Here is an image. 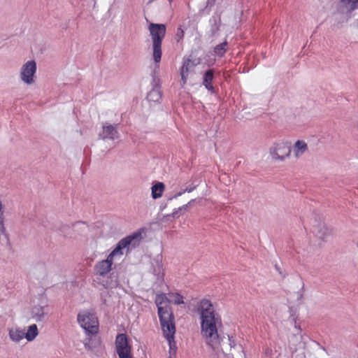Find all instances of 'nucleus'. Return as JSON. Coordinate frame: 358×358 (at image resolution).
<instances>
[{"label":"nucleus","mask_w":358,"mask_h":358,"mask_svg":"<svg viewBox=\"0 0 358 358\" xmlns=\"http://www.w3.org/2000/svg\"><path fill=\"white\" fill-rule=\"evenodd\" d=\"M197 311L200 316L201 337L213 349L220 348L222 339L219 329L222 327L220 315L215 312L212 302L206 299L199 302Z\"/></svg>","instance_id":"1"},{"label":"nucleus","mask_w":358,"mask_h":358,"mask_svg":"<svg viewBox=\"0 0 358 358\" xmlns=\"http://www.w3.org/2000/svg\"><path fill=\"white\" fill-rule=\"evenodd\" d=\"M155 302L157 306V312L163 336L168 341L170 350H176L175 317L171 307L168 305L166 295L164 293L157 294Z\"/></svg>","instance_id":"2"},{"label":"nucleus","mask_w":358,"mask_h":358,"mask_svg":"<svg viewBox=\"0 0 358 358\" xmlns=\"http://www.w3.org/2000/svg\"><path fill=\"white\" fill-rule=\"evenodd\" d=\"M142 239V231L141 230L127 236L120 240L116 248L108 255L106 259L99 261L94 266L96 275L104 276L108 274L112 268L114 260L118 257L119 259L123 255V249L126 248L131 244H138Z\"/></svg>","instance_id":"3"},{"label":"nucleus","mask_w":358,"mask_h":358,"mask_svg":"<svg viewBox=\"0 0 358 358\" xmlns=\"http://www.w3.org/2000/svg\"><path fill=\"white\" fill-rule=\"evenodd\" d=\"M148 29L152 41L153 59L156 64H159L162 59V44L166 35V28L163 24L150 23Z\"/></svg>","instance_id":"4"},{"label":"nucleus","mask_w":358,"mask_h":358,"mask_svg":"<svg viewBox=\"0 0 358 358\" xmlns=\"http://www.w3.org/2000/svg\"><path fill=\"white\" fill-rule=\"evenodd\" d=\"M77 320L80 326L85 329L88 336L96 335L99 330V324L95 313L90 310H83L78 314Z\"/></svg>","instance_id":"5"},{"label":"nucleus","mask_w":358,"mask_h":358,"mask_svg":"<svg viewBox=\"0 0 358 358\" xmlns=\"http://www.w3.org/2000/svg\"><path fill=\"white\" fill-rule=\"evenodd\" d=\"M115 350L119 358H134L131 345L125 334H119L115 338Z\"/></svg>","instance_id":"6"},{"label":"nucleus","mask_w":358,"mask_h":358,"mask_svg":"<svg viewBox=\"0 0 358 358\" xmlns=\"http://www.w3.org/2000/svg\"><path fill=\"white\" fill-rule=\"evenodd\" d=\"M290 153L291 145L288 142L278 141L270 148V155L275 160L284 161Z\"/></svg>","instance_id":"7"},{"label":"nucleus","mask_w":358,"mask_h":358,"mask_svg":"<svg viewBox=\"0 0 358 358\" xmlns=\"http://www.w3.org/2000/svg\"><path fill=\"white\" fill-rule=\"evenodd\" d=\"M36 71V64L34 60L28 61L21 68L20 78L26 84L34 83V76Z\"/></svg>","instance_id":"8"},{"label":"nucleus","mask_w":358,"mask_h":358,"mask_svg":"<svg viewBox=\"0 0 358 358\" xmlns=\"http://www.w3.org/2000/svg\"><path fill=\"white\" fill-rule=\"evenodd\" d=\"M358 9V0H341L336 7L337 13L350 17L351 13Z\"/></svg>","instance_id":"9"},{"label":"nucleus","mask_w":358,"mask_h":358,"mask_svg":"<svg viewBox=\"0 0 358 358\" xmlns=\"http://www.w3.org/2000/svg\"><path fill=\"white\" fill-rule=\"evenodd\" d=\"M194 66L195 65L194 62L189 59H187L183 62L182 66L180 69V76L182 85H185L187 83L189 74L191 71H193Z\"/></svg>","instance_id":"10"},{"label":"nucleus","mask_w":358,"mask_h":358,"mask_svg":"<svg viewBox=\"0 0 358 358\" xmlns=\"http://www.w3.org/2000/svg\"><path fill=\"white\" fill-rule=\"evenodd\" d=\"M214 78V70L209 69L206 71L203 76V85L211 93H215V88L213 85Z\"/></svg>","instance_id":"11"},{"label":"nucleus","mask_w":358,"mask_h":358,"mask_svg":"<svg viewBox=\"0 0 358 358\" xmlns=\"http://www.w3.org/2000/svg\"><path fill=\"white\" fill-rule=\"evenodd\" d=\"M9 337L13 342L18 343L25 338V332L19 327L10 328L8 330Z\"/></svg>","instance_id":"12"},{"label":"nucleus","mask_w":358,"mask_h":358,"mask_svg":"<svg viewBox=\"0 0 358 358\" xmlns=\"http://www.w3.org/2000/svg\"><path fill=\"white\" fill-rule=\"evenodd\" d=\"M102 136L103 138H110L112 140L116 138L117 136V131L116 128L111 124L103 126Z\"/></svg>","instance_id":"13"},{"label":"nucleus","mask_w":358,"mask_h":358,"mask_svg":"<svg viewBox=\"0 0 358 358\" xmlns=\"http://www.w3.org/2000/svg\"><path fill=\"white\" fill-rule=\"evenodd\" d=\"M308 150L307 143L304 141H297L294 145V153L296 157H299Z\"/></svg>","instance_id":"14"},{"label":"nucleus","mask_w":358,"mask_h":358,"mask_svg":"<svg viewBox=\"0 0 358 358\" xmlns=\"http://www.w3.org/2000/svg\"><path fill=\"white\" fill-rule=\"evenodd\" d=\"M164 189H165V185L163 182H157L151 188L152 197L154 199L160 198L162 196L163 192H164Z\"/></svg>","instance_id":"15"},{"label":"nucleus","mask_w":358,"mask_h":358,"mask_svg":"<svg viewBox=\"0 0 358 358\" xmlns=\"http://www.w3.org/2000/svg\"><path fill=\"white\" fill-rule=\"evenodd\" d=\"M169 298L168 299V305L169 306V303L172 302L176 305H180L184 303V298L183 296L178 292H170L168 294Z\"/></svg>","instance_id":"16"},{"label":"nucleus","mask_w":358,"mask_h":358,"mask_svg":"<svg viewBox=\"0 0 358 358\" xmlns=\"http://www.w3.org/2000/svg\"><path fill=\"white\" fill-rule=\"evenodd\" d=\"M227 50H228V43H227V41H225L217 45L213 49V52L217 57H222L227 52Z\"/></svg>","instance_id":"17"},{"label":"nucleus","mask_w":358,"mask_h":358,"mask_svg":"<svg viewBox=\"0 0 358 358\" xmlns=\"http://www.w3.org/2000/svg\"><path fill=\"white\" fill-rule=\"evenodd\" d=\"M38 334V332L36 324H32L29 327L24 336L28 341H31L37 336Z\"/></svg>","instance_id":"18"},{"label":"nucleus","mask_w":358,"mask_h":358,"mask_svg":"<svg viewBox=\"0 0 358 358\" xmlns=\"http://www.w3.org/2000/svg\"><path fill=\"white\" fill-rule=\"evenodd\" d=\"M161 98V94L157 90H151L147 96V99L149 101H158Z\"/></svg>","instance_id":"19"},{"label":"nucleus","mask_w":358,"mask_h":358,"mask_svg":"<svg viewBox=\"0 0 358 358\" xmlns=\"http://www.w3.org/2000/svg\"><path fill=\"white\" fill-rule=\"evenodd\" d=\"M185 36V31L180 26L177 28L176 34V39L178 42H180L183 40Z\"/></svg>","instance_id":"20"},{"label":"nucleus","mask_w":358,"mask_h":358,"mask_svg":"<svg viewBox=\"0 0 358 358\" xmlns=\"http://www.w3.org/2000/svg\"><path fill=\"white\" fill-rule=\"evenodd\" d=\"M182 194V192H179L178 196H180Z\"/></svg>","instance_id":"21"},{"label":"nucleus","mask_w":358,"mask_h":358,"mask_svg":"<svg viewBox=\"0 0 358 358\" xmlns=\"http://www.w3.org/2000/svg\"><path fill=\"white\" fill-rule=\"evenodd\" d=\"M169 358H172V357H171V356H170V357H169Z\"/></svg>","instance_id":"22"},{"label":"nucleus","mask_w":358,"mask_h":358,"mask_svg":"<svg viewBox=\"0 0 358 358\" xmlns=\"http://www.w3.org/2000/svg\"><path fill=\"white\" fill-rule=\"evenodd\" d=\"M357 358H358V357H357Z\"/></svg>","instance_id":"23"}]
</instances>
